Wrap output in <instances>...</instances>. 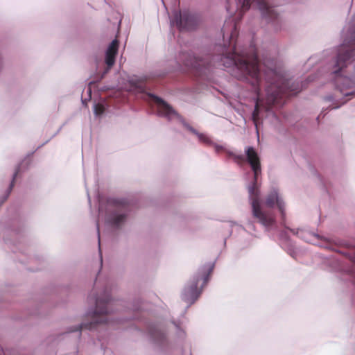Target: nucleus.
Returning a JSON list of instances; mask_svg holds the SVG:
<instances>
[{"label": "nucleus", "mask_w": 355, "mask_h": 355, "mask_svg": "<svg viewBox=\"0 0 355 355\" xmlns=\"http://www.w3.org/2000/svg\"><path fill=\"white\" fill-rule=\"evenodd\" d=\"M237 35L236 24L234 23L232 26L229 46L218 47V54H206L202 57H196L189 53H183L180 55V59L187 69L192 71L197 76L205 73L211 67H233L232 76L238 80L249 82L257 94L255 107L252 114V121L257 126L259 120V108L263 103L260 97L261 74L259 67L257 53L254 47H251L250 53L244 51L237 52L235 41Z\"/></svg>", "instance_id": "f257e3e1"}, {"label": "nucleus", "mask_w": 355, "mask_h": 355, "mask_svg": "<svg viewBox=\"0 0 355 355\" xmlns=\"http://www.w3.org/2000/svg\"><path fill=\"white\" fill-rule=\"evenodd\" d=\"M101 261L102 262L103 261V259H102V257L101 256Z\"/></svg>", "instance_id": "aec40b11"}, {"label": "nucleus", "mask_w": 355, "mask_h": 355, "mask_svg": "<svg viewBox=\"0 0 355 355\" xmlns=\"http://www.w3.org/2000/svg\"><path fill=\"white\" fill-rule=\"evenodd\" d=\"M197 135L200 141L205 143V144H209L211 142L210 139L207 135H205L204 134H200V133H197Z\"/></svg>", "instance_id": "4468645a"}, {"label": "nucleus", "mask_w": 355, "mask_h": 355, "mask_svg": "<svg viewBox=\"0 0 355 355\" xmlns=\"http://www.w3.org/2000/svg\"><path fill=\"white\" fill-rule=\"evenodd\" d=\"M108 205L113 208L112 214L107 218L108 223L114 227H119L127 218L129 204L125 200L110 199Z\"/></svg>", "instance_id": "0eeeda50"}, {"label": "nucleus", "mask_w": 355, "mask_h": 355, "mask_svg": "<svg viewBox=\"0 0 355 355\" xmlns=\"http://www.w3.org/2000/svg\"><path fill=\"white\" fill-rule=\"evenodd\" d=\"M150 98L157 104V112L160 116L171 119L173 116H177L178 113L161 98L153 94H150Z\"/></svg>", "instance_id": "9b49d317"}, {"label": "nucleus", "mask_w": 355, "mask_h": 355, "mask_svg": "<svg viewBox=\"0 0 355 355\" xmlns=\"http://www.w3.org/2000/svg\"><path fill=\"white\" fill-rule=\"evenodd\" d=\"M258 178L255 180L254 175L252 185L248 187L249 198L252 207V214L257 221L266 228L275 224V216L272 211H265L260 205V191L257 186Z\"/></svg>", "instance_id": "20e7f679"}, {"label": "nucleus", "mask_w": 355, "mask_h": 355, "mask_svg": "<svg viewBox=\"0 0 355 355\" xmlns=\"http://www.w3.org/2000/svg\"><path fill=\"white\" fill-rule=\"evenodd\" d=\"M214 266L209 264L201 267L197 274L189 282L182 293V300L194 303L200 297L202 288L207 285L213 271Z\"/></svg>", "instance_id": "7ed1b4c3"}, {"label": "nucleus", "mask_w": 355, "mask_h": 355, "mask_svg": "<svg viewBox=\"0 0 355 355\" xmlns=\"http://www.w3.org/2000/svg\"><path fill=\"white\" fill-rule=\"evenodd\" d=\"M198 22L196 16L186 11L176 12L171 20V24L176 26L180 31L194 29L197 26Z\"/></svg>", "instance_id": "6e6552de"}, {"label": "nucleus", "mask_w": 355, "mask_h": 355, "mask_svg": "<svg viewBox=\"0 0 355 355\" xmlns=\"http://www.w3.org/2000/svg\"><path fill=\"white\" fill-rule=\"evenodd\" d=\"M250 0H244L241 6V12H244L250 8Z\"/></svg>", "instance_id": "2eb2a0df"}, {"label": "nucleus", "mask_w": 355, "mask_h": 355, "mask_svg": "<svg viewBox=\"0 0 355 355\" xmlns=\"http://www.w3.org/2000/svg\"><path fill=\"white\" fill-rule=\"evenodd\" d=\"M105 112V107L101 103L95 105L94 113L96 115H101Z\"/></svg>", "instance_id": "ddd939ff"}, {"label": "nucleus", "mask_w": 355, "mask_h": 355, "mask_svg": "<svg viewBox=\"0 0 355 355\" xmlns=\"http://www.w3.org/2000/svg\"><path fill=\"white\" fill-rule=\"evenodd\" d=\"M19 172V168L18 167L16 169V171H15V173L13 175V178H12V180L11 184H10V187H9V193H10L12 187H14L15 180V178L17 177V175H18Z\"/></svg>", "instance_id": "dca6fc26"}, {"label": "nucleus", "mask_w": 355, "mask_h": 355, "mask_svg": "<svg viewBox=\"0 0 355 355\" xmlns=\"http://www.w3.org/2000/svg\"><path fill=\"white\" fill-rule=\"evenodd\" d=\"M261 12L262 17L268 21H273L277 18L278 13L275 8L280 5L279 0H254Z\"/></svg>", "instance_id": "1a4fd4ad"}, {"label": "nucleus", "mask_w": 355, "mask_h": 355, "mask_svg": "<svg viewBox=\"0 0 355 355\" xmlns=\"http://www.w3.org/2000/svg\"><path fill=\"white\" fill-rule=\"evenodd\" d=\"M275 205L277 206V208L281 214L282 220L284 221L286 218L284 202L279 197L278 191L275 189H273L266 196L265 199V205L267 207L272 208Z\"/></svg>", "instance_id": "9d476101"}, {"label": "nucleus", "mask_w": 355, "mask_h": 355, "mask_svg": "<svg viewBox=\"0 0 355 355\" xmlns=\"http://www.w3.org/2000/svg\"><path fill=\"white\" fill-rule=\"evenodd\" d=\"M9 193H10L8 192V194H7V196H8V195H9ZM6 198H8V196H6Z\"/></svg>", "instance_id": "6ab92c4d"}, {"label": "nucleus", "mask_w": 355, "mask_h": 355, "mask_svg": "<svg viewBox=\"0 0 355 355\" xmlns=\"http://www.w3.org/2000/svg\"><path fill=\"white\" fill-rule=\"evenodd\" d=\"M245 156L236 155L232 152H228L229 157L233 159L234 162L239 166H243L248 162L255 176V180L261 173V161L256 150L252 146H248L245 149Z\"/></svg>", "instance_id": "423d86ee"}, {"label": "nucleus", "mask_w": 355, "mask_h": 355, "mask_svg": "<svg viewBox=\"0 0 355 355\" xmlns=\"http://www.w3.org/2000/svg\"><path fill=\"white\" fill-rule=\"evenodd\" d=\"M110 299L107 295L105 299L97 298L96 301V310L93 313L92 322L87 324H82L76 329H71L70 331H80L83 329H92L96 324L107 323L109 315V306Z\"/></svg>", "instance_id": "39448f33"}, {"label": "nucleus", "mask_w": 355, "mask_h": 355, "mask_svg": "<svg viewBox=\"0 0 355 355\" xmlns=\"http://www.w3.org/2000/svg\"><path fill=\"white\" fill-rule=\"evenodd\" d=\"M266 76L267 79L272 78V80H267L269 84L266 88L267 110L271 106L282 105L286 98L300 91L297 84L291 83L290 80L279 76L272 69H269Z\"/></svg>", "instance_id": "f03ea898"}, {"label": "nucleus", "mask_w": 355, "mask_h": 355, "mask_svg": "<svg viewBox=\"0 0 355 355\" xmlns=\"http://www.w3.org/2000/svg\"><path fill=\"white\" fill-rule=\"evenodd\" d=\"M119 42L117 39L114 40L109 45L105 55V63L111 68L115 63L116 55L118 53Z\"/></svg>", "instance_id": "f8f14e48"}, {"label": "nucleus", "mask_w": 355, "mask_h": 355, "mask_svg": "<svg viewBox=\"0 0 355 355\" xmlns=\"http://www.w3.org/2000/svg\"><path fill=\"white\" fill-rule=\"evenodd\" d=\"M97 232H98V243L100 244V232H99V227H98V223H97Z\"/></svg>", "instance_id": "a211bd4d"}, {"label": "nucleus", "mask_w": 355, "mask_h": 355, "mask_svg": "<svg viewBox=\"0 0 355 355\" xmlns=\"http://www.w3.org/2000/svg\"><path fill=\"white\" fill-rule=\"evenodd\" d=\"M132 84L135 85L137 87H139V89H141V90H143V89H144V87H143V86H142V85H137V84L134 80H132Z\"/></svg>", "instance_id": "f3484780"}]
</instances>
